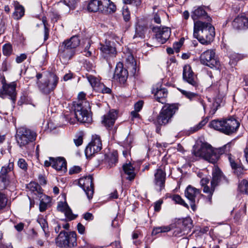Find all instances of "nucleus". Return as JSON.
<instances>
[{"mask_svg": "<svg viewBox=\"0 0 248 248\" xmlns=\"http://www.w3.org/2000/svg\"><path fill=\"white\" fill-rule=\"evenodd\" d=\"M238 189L241 193L248 194V182L246 180L241 181L238 185Z\"/></svg>", "mask_w": 248, "mask_h": 248, "instance_id": "c9c22d12", "label": "nucleus"}, {"mask_svg": "<svg viewBox=\"0 0 248 248\" xmlns=\"http://www.w3.org/2000/svg\"><path fill=\"white\" fill-rule=\"evenodd\" d=\"M152 93L154 94L155 99L162 104L166 102V98L168 95V91L164 88H162L159 85L153 86Z\"/></svg>", "mask_w": 248, "mask_h": 248, "instance_id": "a211bd4d", "label": "nucleus"}, {"mask_svg": "<svg viewBox=\"0 0 248 248\" xmlns=\"http://www.w3.org/2000/svg\"><path fill=\"white\" fill-rule=\"evenodd\" d=\"M16 84L15 82H12L10 84H5L3 85V93L10 96L11 99L13 101L16 100Z\"/></svg>", "mask_w": 248, "mask_h": 248, "instance_id": "5701e85b", "label": "nucleus"}, {"mask_svg": "<svg viewBox=\"0 0 248 248\" xmlns=\"http://www.w3.org/2000/svg\"><path fill=\"white\" fill-rule=\"evenodd\" d=\"M43 23L44 26V32H45V40H46L48 38L49 35V29L46 27V19H43Z\"/></svg>", "mask_w": 248, "mask_h": 248, "instance_id": "603ef678", "label": "nucleus"}, {"mask_svg": "<svg viewBox=\"0 0 248 248\" xmlns=\"http://www.w3.org/2000/svg\"><path fill=\"white\" fill-rule=\"evenodd\" d=\"M76 50L61 44L59 46V55L61 59L66 62L70 60L75 55Z\"/></svg>", "mask_w": 248, "mask_h": 248, "instance_id": "aec40b11", "label": "nucleus"}, {"mask_svg": "<svg viewBox=\"0 0 248 248\" xmlns=\"http://www.w3.org/2000/svg\"><path fill=\"white\" fill-rule=\"evenodd\" d=\"M215 28L210 22L197 20L194 24L193 36L203 45H208L213 40Z\"/></svg>", "mask_w": 248, "mask_h": 248, "instance_id": "f257e3e1", "label": "nucleus"}, {"mask_svg": "<svg viewBox=\"0 0 248 248\" xmlns=\"http://www.w3.org/2000/svg\"><path fill=\"white\" fill-rule=\"evenodd\" d=\"M154 21L157 24L161 23V19L159 16L157 14H155L153 17Z\"/></svg>", "mask_w": 248, "mask_h": 248, "instance_id": "338daca9", "label": "nucleus"}, {"mask_svg": "<svg viewBox=\"0 0 248 248\" xmlns=\"http://www.w3.org/2000/svg\"><path fill=\"white\" fill-rule=\"evenodd\" d=\"M144 37V29L142 26H137L135 29V34L134 38L136 37H140L143 38Z\"/></svg>", "mask_w": 248, "mask_h": 248, "instance_id": "58836bf2", "label": "nucleus"}, {"mask_svg": "<svg viewBox=\"0 0 248 248\" xmlns=\"http://www.w3.org/2000/svg\"><path fill=\"white\" fill-rule=\"evenodd\" d=\"M228 159L232 169L233 170L234 173L237 175H239L243 173L244 170L243 167L240 164L235 162L234 158L232 157L231 155H229Z\"/></svg>", "mask_w": 248, "mask_h": 248, "instance_id": "cd10ccee", "label": "nucleus"}, {"mask_svg": "<svg viewBox=\"0 0 248 248\" xmlns=\"http://www.w3.org/2000/svg\"><path fill=\"white\" fill-rule=\"evenodd\" d=\"M52 167L58 171L66 172L67 170L66 161L63 157L54 158L52 160Z\"/></svg>", "mask_w": 248, "mask_h": 248, "instance_id": "bb28decb", "label": "nucleus"}, {"mask_svg": "<svg viewBox=\"0 0 248 248\" xmlns=\"http://www.w3.org/2000/svg\"><path fill=\"white\" fill-rule=\"evenodd\" d=\"M80 43V40L78 36H73L69 39L64 41L62 44L65 45L67 47L76 50V48Z\"/></svg>", "mask_w": 248, "mask_h": 248, "instance_id": "c85d7f7f", "label": "nucleus"}, {"mask_svg": "<svg viewBox=\"0 0 248 248\" xmlns=\"http://www.w3.org/2000/svg\"><path fill=\"white\" fill-rule=\"evenodd\" d=\"M59 78L55 75H52L49 79L43 81H37L40 90L45 93H48L56 87Z\"/></svg>", "mask_w": 248, "mask_h": 248, "instance_id": "9d476101", "label": "nucleus"}, {"mask_svg": "<svg viewBox=\"0 0 248 248\" xmlns=\"http://www.w3.org/2000/svg\"><path fill=\"white\" fill-rule=\"evenodd\" d=\"M143 102L142 101H138L134 105L135 110L138 111H140L141 109L143 107Z\"/></svg>", "mask_w": 248, "mask_h": 248, "instance_id": "13d9d810", "label": "nucleus"}, {"mask_svg": "<svg viewBox=\"0 0 248 248\" xmlns=\"http://www.w3.org/2000/svg\"><path fill=\"white\" fill-rule=\"evenodd\" d=\"M63 1L70 8H74L76 4V0H63Z\"/></svg>", "mask_w": 248, "mask_h": 248, "instance_id": "3c124183", "label": "nucleus"}, {"mask_svg": "<svg viewBox=\"0 0 248 248\" xmlns=\"http://www.w3.org/2000/svg\"><path fill=\"white\" fill-rule=\"evenodd\" d=\"M100 50L105 58L114 57L116 54V48L114 46L113 43L109 41L106 42L105 45H101Z\"/></svg>", "mask_w": 248, "mask_h": 248, "instance_id": "4be33fe9", "label": "nucleus"}, {"mask_svg": "<svg viewBox=\"0 0 248 248\" xmlns=\"http://www.w3.org/2000/svg\"><path fill=\"white\" fill-rule=\"evenodd\" d=\"M228 183L227 179L224 175L220 169L218 167H215L212 171V179L211 185L216 187L221 184Z\"/></svg>", "mask_w": 248, "mask_h": 248, "instance_id": "f3484780", "label": "nucleus"}, {"mask_svg": "<svg viewBox=\"0 0 248 248\" xmlns=\"http://www.w3.org/2000/svg\"><path fill=\"white\" fill-rule=\"evenodd\" d=\"M37 222L41 226L45 234H46V232L48 231V224L46 220L42 217H39L37 219Z\"/></svg>", "mask_w": 248, "mask_h": 248, "instance_id": "4c0bfd02", "label": "nucleus"}, {"mask_svg": "<svg viewBox=\"0 0 248 248\" xmlns=\"http://www.w3.org/2000/svg\"><path fill=\"white\" fill-rule=\"evenodd\" d=\"M56 243L61 248L74 247L77 245V234L75 232L67 233L65 231H61L56 239Z\"/></svg>", "mask_w": 248, "mask_h": 248, "instance_id": "0eeeda50", "label": "nucleus"}, {"mask_svg": "<svg viewBox=\"0 0 248 248\" xmlns=\"http://www.w3.org/2000/svg\"><path fill=\"white\" fill-rule=\"evenodd\" d=\"M210 127L225 134L230 135L236 132L240 126L239 122L234 118L214 120L209 124Z\"/></svg>", "mask_w": 248, "mask_h": 248, "instance_id": "7ed1b4c3", "label": "nucleus"}, {"mask_svg": "<svg viewBox=\"0 0 248 248\" xmlns=\"http://www.w3.org/2000/svg\"><path fill=\"white\" fill-rule=\"evenodd\" d=\"M183 78L184 80L196 89L198 86L197 78L189 65H186L183 67Z\"/></svg>", "mask_w": 248, "mask_h": 248, "instance_id": "2eb2a0df", "label": "nucleus"}, {"mask_svg": "<svg viewBox=\"0 0 248 248\" xmlns=\"http://www.w3.org/2000/svg\"><path fill=\"white\" fill-rule=\"evenodd\" d=\"M102 148V141L100 137L96 135L93 136L92 140L88 145L85 151L87 157H90L99 152Z\"/></svg>", "mask_w": 248, "mask_h": 248, "instance_id": "9b49d317", "label": "nucleus"}, {"mask_svg": "<svg viewBox=\"0 0 248 248\" xmlns=\"http://www.w3.org/2000/svg\"><path fill=\"white\" fill-rule=\"evenodd\" d=\"M162 203V202L161 201H158L155 203L154 207L155 211L158 212L160 210Z\"/></svg>", "mask_w": 248, "mask_h": 248, "instance_id": "69168bd1", "label": "nucleus"}, {"mask_svg": "<svg viewBox=\"0 0 248 248\" xmlns=\"http://www.w3.org/2000/svg\"><path fill=\"white\" fill-rule=\"evenodd\" d=\"M166 172L159 168L156 170L154 174V184L157 191H161L164 188L166 181Z\"/></svg>", "mask_w": 248, "mask_h": 248, "instance_id": "4468645a", "label": "nucleus"}, {"mask_svg": "<svg viewBox=\"0 0 248 248\" xmlns=\"http://www.w3.org/2000/svg\"><path fill=\"white\" fill-rule=\"evenodd\" d=\"M179 106L176 104L164 105L155 121V124L158 125H165L170 123L174 115L178 110Z\"/></svg>", "mask_w": 248, "mask_h": 248, "instance_id": "20e7f679", "label": "nucleus"}, {"mask_svg": "<svg viewBox=\"0 0 248 248\" xmlns=\"http://www.w3.org/2000/svg\"><path fill=\"white\" fill-rule=\"evenodd\" d=\"M156 41L160 44L165 43L170 36V30L166 27H153L152 29Z\"/></svg>", "mask_w": 248, "mask_h": 248, "instance_id": "f8f14e48", "label": "nucleus"}, {"mask_svg": "<svg viewBox=\"0 0 248 248\" xmlns=\"http://www.w3.org/2000/svg\"><path fill=\"white\" fill-rule=\"evenodd\" d=\"M36 133L29 129L21 128L17 132L16 140L21 148L26 147L30 143L36 140Z\"/></svg>", "mask_w": 248, "mask_h": 248, "instance_id": "423d86ee", "label": "nucleus"}, {"mask_svg": "<svg viewBox=\"0 0 248 248\" xmlns=\"http://www.w3.org/2000/svg\"><path fill=\"white\" fill-rule=\"evenodd\" d=\"M231 148V144L228 143L223 146L222 148L219 149V151L217 150V153L219 155V154H222L224 153H227L229 152Z\"/></svg>", "mask_w": 248, "mask_h": 248, "instance_id": "49530a36", "label": "nucleus"}, {"mask_svg": "<svg viewBox=\"0 0 248 248\" xmlns=\"http://www.w3.org/2000/svg\"><path fill=\"white\" fill-rule=\"evenodd\" d=\"M64 213L65 216L69 220H73L76 217V216L72 213V210L69 208V207L67 209Z\"/></svg>", "mask_w": 248, "mask_h": 248, "instance_id": "de8ad7c7", "label": "nucleus"}, {"mask_svg": "<svg viewBox=\"0 0 248 248\" xmlns=\"http://www.w3.org/2000/svg\"><path fill=\"white\" fill-rule=\"evenodd\" d=\"M17 166L24 171H26L28 169V164L26 160L23 158H19L17 161Z\"/></svg>", "mask_w": 248, "mask_h": 248, "instance_id": "c03bdc74", "label": "nucleus"}, {"mask_svg": "<svg viewBox=\"0 0 248 248\" xmlns=\"http://www.w3.org/2000/svg\"><path fill=\"white\" fill-rule=\"evenodd\" d=\"M180 92L184 95L186 97L190 100H193L194 99L198 97V95L197 93H194L191 92L186 91L182 89H179Z\"/></svg>", "mask_w": 248, "mask_h": 248, "instance_id": "e433bc0d", "label": "nucleus"}, {"mask_svg": "<svg viewBox=\"0 0 248 248\" xmlns=\"http://www.w3.org/2000/svg\"><path fill=\"white\" fill-rule=\"evenodd\" d=\"M117 117V111L112 109L102 117V124L108 129L109 130L114 124Z\"/></svg>", "mask_w": 248, "mask_h": 248, "instance_id": "6ab92c4d", "label": "nucleus"}, {"mask_svg": "<svg viewBox=\"0 0 248 248\" xmlns=\"http://www.w3.org/2000/svg\"><path fill=\"white\" fill-rule=\"evenodd\" d=\"M193 153L196 156L201 157L213 164L217 162L219 158L217 150L213 149L211 145L207 143H202L199 149H194Z\"/></svg>", "mask_w": 248, "mask_h": 248, "instance_id": "39448f33", "label": "nucleus"}, {"mask_svg": "<svg viewBox=\"0 0 248 248\" xmlns=\"http://www.w3.org/2000/svg\"><path fill=\"white\" fill-rule=\"evenodd\" d=\"M184 232L188 233L193 227L192 220L189 217H186L183 219L182 224Z\"/></svg>", "mask_w": 248, "mask_h": 248, "instance_id": "7c9ffc66", "label": "nucleus"}, {"mask_svg": "<svg viewBox=\"0 0 248 248\" xmlns=\"http://www.w3.org/2000/svg\"><path fill=\"white\" fill-rule=\"evenodd\" d=\"M173 200L177 203H179L184 206L188 208V206L179 195H175L172 197Z\"/></svg>", "mask_w": 248, "mask_h": 248, "instance_id": "37998d69", "label": "nucleus"}, {"mask_svg": "<svg viewBox=\"0 0 248 248\" xmlns=\"http://www.w3.org/2000/svg\"><path fill=\"white\" fill-rule=\"evenodd\" d=\"M123 15L124 16V20L125 21H128L130 19V12L128 9H124L123 12Z\"/></svg>", "mask_w": 248, "mask_h": 248, "instance_id": "5fc2aeb1", "label": "nucleus"}, {"mask_svg": "<svg viewBox=\"0 0 248 248\" xmlns=\"http://www.w3.org/2000/svg\"><path fill=\"white\" fill-rule=\"evenodd\" d=\"M7 203V198L6 196L0 191V210L6 207Z\"/></svg>", "mask_w": 248, "mask_h": 248, "instance_id": "ea45409f", "label": "nucleus"}, {"mask_svg": "<svg viewBox=\"0 0 248 248\" xmlns=\"http://www.w3.org/2000/svg\"><path fill=\"white\" fill-rule=\"evenodd\" d=\"M11 171L10 166L2 167L0 171V189H4L9 187L10 190H14L17 182L14 178L9 180V173Z\"/></svg>", "mask_w": 248, "mask_h": 248, "instance_id": "6e6552de", "label": "nucleus"}, {"mask_svg": "<svg viewBox=\"0 0 248 248\" xmlns=\"http://www.w3.org/2000/svg\"><path fill=\"white\" fill-rule=\"evenodd\" d=\"M99 87L101 92L103 93H110L111 92V90L109 88L105 87L103 84H101L99 85Z\"/></svg>", "mask_w": 248, "mask_h": 248, "instance_id": "4d7b16f0", "label": "nucleus"}, {"mask_svg": "<svg viewBox=\"0 0 248 248\" xmlns=\"http://www.w3.org/2000/svg\"><path fill=\"white\" fill-rule=\"evenodd\" d=\"M86 76L88 81L93 88L99 87V85L101 84L97 78L91 75H87Z\"/></svg>", "mask_w": 248, "mask_h": 248, "instance_id": "f704fd0d", "label": "nucleus"}, {"mask_svg": "<svg viewBox=\"0 0 248 248\" xmlns=\"http://www.w3.org/2000/svg\"><path fill=\"white\" fill-rule=\"evenodd\" d=\"M27 56L26 54L24 53L21 54L19 56L16 57V62L18 63H21L27 59Z\"/></svg>", "mask_w": 248, "mask_h": 248, "instance_id": "6e6d98bb", "label": "nucleus"}, {"mask_svg": "<svg viewBox=\"0 0 248 248\" xmlns=\"http://www.w3.org/2000/svg\"><path fill=\"white\" fill-rule=\"evenodd\" d=\"M233 26L237 29L248 28V19L244 16H238L233 20Z\"/></svg>", "mask_w": 248, "mask_h": 248, "instance_id": "393cba45", "label": "nucleus"}, {"mask_svg": "<svg viewBox=\"0 0 248 248\" xmlns=\"http://www.w3.org/2000/svg\"><path fill=\"white\" fill-rule=\"evenodd\" d=\"M99 10L105 14H110L116 11V6L110 0H99Z\"/></svg>", "mask_w": 248, "mask_h": 248, "instance_id": "412c9836", "label": "nucleus"}, {"mask_svg": "<svg viewBox=\"0 0 248 248\" xmlns=\"http://www.w3.org/2000/svg\"><path fill=\"white\" fill-rule=\"evenodd\" d=\"M215 188L216 187L214 185H211V188L208 186H205L203 187V191L207 194V199L210 202H211L212 197L215 191Z\"/></svg>", "mask_w": 248, "mask_h": 248, "instance_id": "473e14b6", "label": "nucleus"}, {"mask_svg": "<svg viewBox=\"0 0 248 248\" xmlns=\"http://www.w3.org/2000/svg\"><path fill=\"white\" fill-rule=\"evenodd\" d=\"M87 9L91 12L100 11L99 0H91L90 1L87 6Z\"/></svg>", "mask_w": 248, "mask_h": 248, "instance_id": "2f4dec72", "label": "nucleus"}, {"mask_svg": "<svg viewBox=\"0 0 248 248\" xmlns=\"http://www.w3.org/2000/svg\"><path fill=\"white\" fill-rule=\"evenodd\" d=\"M24 15V9L21 5L17 6L15 8V11L14 13V18L16 19H19Z\"/></svg>", "mask_w": 248, "mask_h": 248, "instance_id": "72a5a7b5", "label": "nucleus"}, {"mask_svg": "<svg viewBox=\"0 0 248 248\" xmlns=\"http://www.w3.org/2000/svg\"><path fill=\"white\" fill-rule=\"evenodd\" d=\"M93 177L89 175L80 178L78 180L79 186L84 190L88 198L92 199L94 193Z\"/></svg>", "mask_w": 248, "mask_h": 248, "instance_id": "ddd939ff", "label": "nucleus"}, {"mask_svg": "<svg viewBox=\"0 0 248 248\" xmlns=\"http://www.w3.org/2000/svg\"><path fill=\"white\" fill-rule=\"evenodd\" d=\"M128 73L127 69L123 67L122 62H118L115 67L114 78L118 80L121 84H124L128 78Z\"/></svg>", "mask_w": 248, "mask_h": 248, "instance_id": "dca6fc26", "label": "nucleus"}, {"mask_svg": "<svg viewBox=\"0 0 248 248\" xmlns=\"http://www.w3.org/2000/svg\"><path fill=\"white\" fill-rule=\"evenodd\" d=\"M209 180L207 178H202L200 182L201 185L204 187L205 186H207V184L209 183Z\"/></svg>", "mask_w": 248, "mask_h": 248, "instance_id": "774afa93", "label": "nucleus"}, {"mask_svg": "<svg viewBox=\"0 0 248 248\" xmlns=\"http://www.w3.org/2000/svg\"><path fill=\"white\" fill-rule=\"evenodd\" d=\"M81 171V168L79 166H74L69 171L70 174L79 173Z\"/></svg>", "mask_w": 248, "mask_h": 248, "instance_id": "864d4df0", "label": "nucleus"}, {"mask_svg": "<svg viewBox=\"0 0 248 248\" xmlns=\"http://www.w3.org/2000/svg\"><path fill=\"white\" fill-rule=\"evenodd\" d=\"M30 186L32 187L31 190L33 191H36L39 194L42 193V188L38 184L34 183H31L30 184Z\"/></svg>", "mask_w": 248, "mask_h": 248, "instance_id": "09e8293b", "label": "nucleus"}, {"mask_svg": "<svg viewBox=\"0 0 248 248\" xmlns=\"http://www.w3.org/2000/svg\"><path fill=\"white\" fill-rule=\"evenodd\" d=\"M77 228L79 233H80V234H83L84 233L85 227L82 224L79 223L78 224Z\"/></svg>", "mask_w": 248, "mask_h": 248, "instance_id": "0e129e2a", "label": "nucleus"}, {"mask_svg": "<svg viewBox=\"0 0 248 248\" xmlns=\"http://www.w3.org/2000/svg\"><path fill=\"white\" fill-rule=\"evenodd\" d=\"M192 18L196 22V20L199 19H206V22H211L212 20L211 18L209 16L203 7H199L195 9L192 13Z\"/></svg>", "mask_w": 248, "mask_h": 248, "instance_id": "b1692460", "label": "nucleus"}, {"mask_svg": "<svg viewBox=\"0 0 248 248\" xmlns=\"http://www.w3.org/2000/svg\"><path fill=\"white\" fill-rule=\"evenodd\" d=\"M200 59L203 65L211 68H219L220 63L213 49H208L202 53Z\"/></svg>", "mask_w": 248, "mask_h": 248, "instance_id": "1a4fd4ad", "label": "nucleus"}, {"mask_svg": "<svg viewBox=\"0 0 248 248\" xmlns=\"http://www.w3.org/2000/svg\"><path fill=\"white\" fill-rule=\"evenodd\" d=\"M83 218L86 220H92L93 219V216L92 213L87 212L84 214Z\"/></svg>", "mask_w": 248, "mask_h": 248, "instance_id": "680f3d73", "label": "nucleus"}, {"mask_svg": "<svg viewBox=\"0 0 248 248\" xmlns=\"http://www.w3.org/2000/svg\"><path fill=\"white\" fill-rule=\"evenodd\" d=\"M86 94L80 92L78 95V101L74 104V114L78 122L82 123H90L92 117L89 113L91 109L90 103L85 99Z\"/></svg>", "mask_w": 248, "mask_h": 248, "instance_id": "f03ea898", "label": "nucleus"}, {"mask_svg": "<svg viewBox=\"0 0 248 248\" xmlns=\"http://www.w3.org/2000/svg\"><path fill=\"white\" fill-rule=\"evenodd\" d=\"M74 141L76 145L77 146H79L82 144V137L81 136H79L77 139H74Z\"/></svg>", "mask_w": 248, "mask_h": 248, "instance_id": "bf43d9fd", "label": "nucleus"}, {"mask_svg": "<svg viewBox=\"0 0 248 248\" xmlns=\"http://www.w3.org/2000/svg\"><path fill=\"white\" fill-rule=\"evenodd\" d=\"M123 169L124 173L128 175L126 178L127 179L132 181L135 178L136 174L134 171V168L130 163L124 164Z\"/></svg>", "mask_w": 248, "mask_h": 248, "instance_id": "c756f323", "label": "nucleus"}, {"mask_svg": "<svg viewBox=\"0 0 248 248\" xmlns=\"http://www.w3.org/2000/svg\"><path fill=\"white\" fill-rule=\"evenodd\" d=\"M182 44L180 42H177L173 44V48L176 52L179 51L180 48L182 46Z\"/></svg>", "mask_w": 248, "mask_h": 248, "instance_id": "052dcab7", "label": "nucleus"}, {"mask_svg": "<svg viewBox=\"0 0 248 248\" xmlns=\"http://www.w3.org/2000/svg\"><path fill=\"white\" fill-rule=\"evenodd\" d=\"M200 189L188 186L185 191V196L190 202H196L197 196L200 194Z\"/></svg>", "mask_w": 248, "mask_h": 248, "instance_id": "a878e982", "label": "nucleus"}, {"mask_svg": "<svg viewBox=\"0 0 248 248\" xmlns=\"http://www.w3.org/2000/svg\"><path fill=\"white\" fill-rule=\"evenodd\" d=\"M118 161V154L116 152H113L109 157V165L112 166L115 165Z\"/></svg>", "mask_w": 248, "mask_h": 248, "instance_id": "a19ab883", "label": "nucleus"}, {"mask_svg": "<svg viewBox=\"0 0 248 248\" xmlns=\"http://www.w3.org/2000/svg\"><path fill=\"white\" fill-rule=\"evenodd\" d=\"M186 234L187 233L184 232L183 228L176 227L173 232V235L175 236H180Z\"/></svg>", "mask_w": 248, "mask_h": 248, "instance_id": "8fccbe9b", "label": "nucleus"}, {"mask_svg": "<svg viewBox=\"0 0 248 248\" xmlns=\"http://www.w3.org/2000/svg\"><path fill=\"white\" fill-rule=\"evenodd\" d=\"M68 207V204L66 202H59L57 205L58 210L63 213H64Z\"/></svg>", "mask_w": 248, "mask_h": 248, "instance_id": "a18cd8bd", "label": "nucleus"}, {"mask_svg": "<svg viewBox=\"0 0 248 248\" xmlns=\"http://www.w3.org/2000/svg\"><path fill=\"white\" fill-rule=\"evenodd\" d=\"M3 54L5 56H9L12 52V46L10 44H5L2 47Z\"/></svg>", "mask_w": 248, "mask_h": 248, "instance_id": "79ce46f5", "label": "nucleus"}, {"mask_svg": "<svg viewBox=\"0 0 248 248\" xmlns=\"http://www.w3.org/2000/svg\"><path fill=\"white\" fill-rule=\"evenodd\" d=\"M47 207V204L43 201H41L39 206V209L41 212L45 211Z\"/></svg>", "mask_w": 248, "mask_h": 248, "instance_id": "e2e57ef3", "label": "nucleus"}]
</instances>
